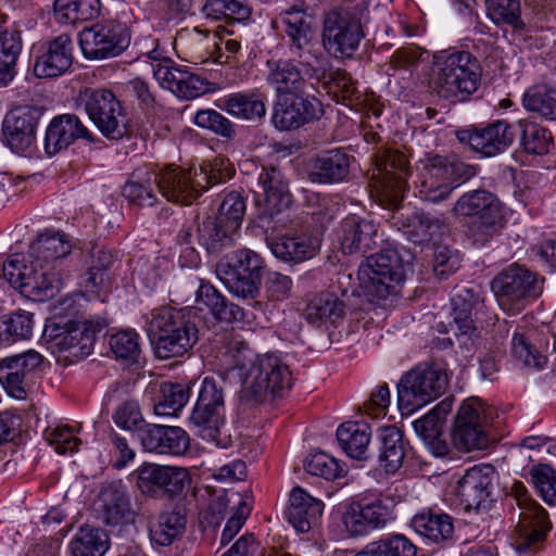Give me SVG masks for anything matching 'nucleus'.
Masks as SVG:
<instances>
[{
	"label": "nucleus",
	"instance_id": "f257e3e1",
	"mask_svg": "<svg viewBox=\"0 0 556 556\" xmlns=\"http://www.w3.org/2000/svg\"><path fill=\"white\" fill-rule=\"evenodd\" d=\"M72 249L68 235L46 230L30 244L27 261L15 254L3 264V276L26 298L43 302L59 292L62 281L55 270Z\"/></svg>",
	"mask_w": 556,
	"mask_h": 556
},
{
	"label": "nucleus",
	"instance_id": "f03ea898",
	"mask_svg": "<svg viewBox=\"0 0 556 556\" xmlns=\"http://www.w3.org/2000/svg\"><path fill=\"white\" fill-rule=\"evenodd\" d=\"M149 333L156 340L155 354L161 359L187 354L198 342V328L186 317L184 309L169 306L151 312Z\"/></svg>",
	"mask_w": 556,
	"mask_h": 556
},
{
	"label": "nucleus",
	"instance_id": "7ed1b4c3",
	"mask_svg": "<svg viewBox=\"0 0 556 556\" xmlns=\"http://www.w3.org/2000/svg\"><path fill=\"white\" fill-rule=\"evenodd\" d=\"M409 263L396 249H386L366 257L358 266L357 278L364 292L375 299L386 300L400 293Z\"/></svg>",
	"mask_w": 556,
	"mask_h": 556
},
{
	"label": "nucleus",
	"instance_id": "20e7f679",
	"mask_svg": "<svg viewBox=\"0 0 556 556\" xmlns=\"http://www.w3.org/2000/svg\"><path fill=\"white\" fill-rule=\"evenodd\" d=\"M481 81V67L467 51L439 58L434 63L432 87L441 97L458 101L476 92Z\"/></svg>",
	"mask_w": 556,
	"mask_h": 556
},
{
	"label": "nucleus",
	"instance_id": "39448f33",
	"mask_svg": "<svg viewBox=\"0 0 556 556\" xmlns=\"http://www.w3.org/2000/svg\"><path fill=\"white\" fill-rule=\"evenodd\" d=\"M292 387V372L277 355L266 353L253 362L245 386L241 392V403L256 406L277 396H283Z\"/></svg>",
	"mask_w": 556,
	"mask_h": 556
},
{
	"label": "nucleus",
	"instance_id": "423d86ee",
	"mask_svg": "<svg viewBox=\"0 0 556 556\" xmlns=\"http://www.w3.org/2000/svg\"><path fill=\"white\" fill-rule=\"evenodd\" d=\"M475 175V167L456 156H431L418 175L419 197L430 203H440L448 199L462 182Z\"/></svg>",
	"mask_w": 556,
	"mask_h": 556
},
{
	"label": "nucleus",
	"instance_id": "0eeeda50",
	"mask_svg": "<svg viewBox=\"0 0 556 556\" xmlns=\"http://www.w3.org/2000/svg\"><path fill=\"white\" fill-rule=\"evenodd\" d=\"M543 281L527 267L511 264L493 278L491 289L500 307L515 315L541 295Z\"/></svg>",
	"mask_w": 556,
	"mask_h": 556
},
{
	"label": "nucleus",
	"instance_id": "6e6552de",
	"mask_svg": "<svg viewBox=\"0 0 556 556\" xmlns=\"http://www.w3.org/2000/svg\"><path fill=\"white\" fill-rule=\"evenodd\" d=\"M77 105L109 140H119L130 132L127 113L112 91L85 88L79 91Z\"/></svg>",
	"mask_w": 556,
	"mask_h": 556
},
{
	"label": "nucleus",
	"instance_id": "1a4fd4ad",
	"mask_svg": "<svg viewBox=\"0 0 556 556\" xmlns=\"http://www.w3.org/2000/svg\"><path fill=\"white\" fill-rule=\"evenodd\" d=\"M447 375L437 364H418L397 384L399 405L407 414L438 399L445 390Z\"/></svg>",
	"mask_w": 556,
	"mask_h": 556
},
{
	"label": "nucleus",
	"instance_id": "9d476101",
	"mask_svg": "<svg viewBox=\"0 0 556 556\" xmlns=\"http://www.w3.org/2000/svg\"><path fill=\"white\" fill-rule=\"evenodd\" d=\"M100 321L85 320L65 324L49 321L45 326L43 338L53 353L70 362L89 356L93 351L96 336L102 330Z\"/></svg>",
	"mask_w": 556,
	"mask_h": 556
},
{
	"label": "nucleus",
	"instance_id": "9b49d317",
	"mask_svg": "<svg viewBox=\"0 0 556 556\" xmlns=\"http://www.w3.org/2000/svg\"><path fill=\"white\" fill-rule=\"evenodd\" d=\"M455 216L475 218L470 233L475 242L484 244L503 226L498 199L485 190H473L463 194L454 204Z\"/></svg>",
	"mask_w": 556,
	"mask_h": 556
},
{
	"label": "nucleus",
	"instance_id": "f8f14e48",
	"mask_svg": "<svg viewBox=\"0 0 556 556\" xmlns=\"http://www.w3.org/2000/svg\"><path fill=\"white\" fill-rule=\"evenodd\" d=\"M291 50L299 58H304L301 64L308 79H315L329 93L344 100L352 99L355 96L356 86L351 76L343 70L329 67L326 60L319 59L314 53L312 37H292Z\"/></svg>",
	"mask_w": 556,
	"mask_h": 556
},
{
	"label": "nucleus",
	"instance_id": "ddd939ff",
	"mask_svg": "<svg viewBox=\"0 0 556 556\" xmlns=\"http://www.w3.org/2000/svg\"><path fill=\"white\" fill-rule=\"evenodd\" d=\"M408 175V161L402 152L383 150L377 154L371 189L381 205L395 206L402 201Z\"/></svg>",
	"mask_w": 556,
	"mask_h": 556
},
{
	"label": "nucleus",
	"instance_id": "4468645a",
	"mask_svg": "<svg viewBox=\"0 0 556 556\" xmlns=\"http://www.w3.org/2000/svg\"><path fill=\"white\" fill-rule=\"evenodd\" d=\"M224 381L205 377L199 390L195 406L191 413V422L201 430L202 437L216 440L224 426L225 394Z\"/></svg>",
	"mask_w": 556,
	"mask_h": 556
},
{
	"label": "nucleus",
	"instance_id": "2eb2a0df",
	"mask_svg": "<svg viewBox=\"0 0 556 556\" xmlns=\"http://www.w3.org/2000/svg\"><path fill=\"white\" fill-rule=\"evenodd\" d=\"M137 486L142 494L153 498L173 497L180 494L190 481L182 467L143 463L137 470Z\"/></svg>",
	"mask_w": 556,
	"mask_h": 556
},
{
	"label": "nucleus",
	"instance_id": "dca6fc26",
	"mask_svg": "<svg viewBox=\"0 0 556 556\" xmlns=\"http://www.w3.org/2000/svg\"><path fill=\"white\" fill-rule=\"evenodd\" d=\"M71 37H54L31 48L33 72L37 78H56L67 73L74 61Z\"/></svg>",
	"mask_w": 556,
	"mask_h": 556
},
{
	"label": "nucleus",
	"instance_id": "f3484780",
	"mask_svg": "<svg viewBox=\"0 0 556 556\" xmlns=\"http://www.w3.org/2000/svg\"><path fill=\"white\" fill-rule=\"evenodd\" d=\"M552 529L546 510L539 504H532L520 511L514 540L515 549L519 555L532 556L544 547L547 534Z\"/></svg>",
	"mask_w": 556,
	"mask_h": 556
},
{
	"label": "nucleus",
	"instance_id": "a211bd4d",
	"mask_svg": "<svg viewBox=\"0 0 556 556\" xmlns=\"http://www.w3.org/2000/svg\"><path fill=\"white\" fill-rule=\"evenodd\" d=\"M549 332L528 325H517L511 338V355L525 366L543 368L546 363L545 353L556 351V340L549 346Z\"/></svg>",
	"mask_w": 556,
	"mask_h": 556
},
{
	"label": "nucleus",
	"instance_id": "6ab92c4d",
	"mask_svg": "<svg viewBox=\"0 0 556 556\" xmlns=\"http://www.w3.org/2000/svg\"><path fill=\"white\" fill-rule=\"evenodd\" d=\"M42 364L43 356L35 350L4 357L0 361V383L10 396L24 400L27 395L26 380Z\"/></svg>",
	"mask_w": 556,
	"mask_h": 556
},
{
	"label": "nucleus",
	"instance_id": "aec40b11",
	"mask_svg": "<svg viewBox=\"0 0 556 556\" xmlns=\"http://www.w3.org/2000/svg\"><path fill=\"white\" fill-rule=\"evenodd\" d=\"M483 419L480 403L468 401L460 406L452 431V441L459 451L470 452L486 447Z\"/></svg>",
	"mask_w": 556,
	"mask_h": 556
},
{
	"label": "nucleus",
	"instance_id": "412c9836",
	"mask_svg": "<svg viewBox=\"0 0 556 556\" xmlns=\"http://www.w3.org/2000/svg\"><path fill=\"white\" fill-rule=\"evenodd\" d=\"M392 519V511L381 500L352 502L346 505L342 515V523L351 536L381 529Z\"/></svg>",
	"mask_w": 556,
	"mask_h": 556
},
{
	"label": "nucleus",
	"instance_id": "4be33fe9",
	"mask_svg": "<svg viewBox=\"0 0 556 556\" xmlns=\"http://www.w3.org/2000/svg\"><path fill=\"white\" fill-rule=\"evenodd\" d=\"M159 192L174 203L189 205L202 193V181L194 178L193 168L175 165L156 168Z\"/></svg>",
	"mask_w": 556,
	"mask_h": 556
},
{
	"label": "nucleus",
	"instance_id": "5701e85b",
	"mask_svg": "<svg viewBox=\"0 0 556 556\" xmlns=\"http://www.w3.org/2000/svg\"><path fill=\"white\" fill-rule=\"evenodd\" d=\"M39 111L31 105L12 109L4 117L2 132L8 147L15 153L29 150L36 139Z\"/></svg>",
	"mask_w": 556,
	"mask_h": 556
},
{
	"label": "nucleus",
	"instance_id": "b1692460",
	"mask_svg": "<svg viewBox=\"0 0 556 556\" xmlns=\"http://www.w3.org/2000/svg\"><path fill=\"white\" fill-rule=\"evenodd\" d=\"M323 114L321 103L315 97L302 94L278 99L273 114V124L279 130L298 129L306 123L318 119Z\"/></svg>",
	"mask_w": 556,
	"mask_h": 556
},
{
	"label": "nucleus",
	"instance_id": "393cba45",
	"mask_svg": "<svg viewBox=\"0 0 556 556\" xmlns=\"http://www.w3.org/2000/svg\"><path fill=\"white\" fill-rule=\"evenodd\" d=\"M337 238L345 255L363 256L378 243V224L357 215L343 218L337 229Z\"/></svg>",
	"mask_w": 556,
	"mask_h": 556
},
{
	"label": "nucleus",
	"instance_id": "a878e982",
	"mask_svg": "<svg viewBox=\"0 0 556 556\" xmlns=\"http://www.w3.org/2000/svg\"><path fill=\"white\" fill-rule=\"evenodd\" d=\"M458 139L484 156H494L511 146L515 131L507 121L497 119L484 127L462 130Z\"/></svg>",
	"mask_w": 556,
	"mask_h": 556
},
{
	"label": "nucleus",
	"instance_id": "bb28decb",
	"mask_svg": "<svg viewBox=\"0 0 556 556\" xmlns=\"http://www.w3.org/2000/svg\"><path fill=\"white\" fill-rule=\"evenodd\" d=\"M76 139L93 142V134L73 114H63L54 117L46 131L45 150L49 155H54L66 149Z\"/></svg>",
	"mask_w": 556,
	"mask_h": 556
},
{
	"label": "nucleus",
	"instance_id": "cd10ccee",
	"mask_svg": "<svg viewBox=\"0 0 556 556\" xmlns=\"http://www.w3.org/2000/svg\"><path fill=\"white\" fill-rule=\"evenodd\" d=\"M257 186L261 191L255 192L256 203L263 206L264 214L274 216L290 204L291 194L288 182L278 168L274 166L262 167Z\"/></svg>",
	"mask_w": 556,
	"mask_h": 556
},
{
	"label": "nucleus",
	"instance_id": "c85d7f7f",
	"mask_svg": "<svg viewBox=\"0 0 556 556\" xmlns=\"http://www.w3.org/2000/svg\"><path fill=\"white\" fill-rule=\"evenodd\" d=\"M100 12L99 0H54L53 17L61 25L85 24L78 35L93 33L103 35L104 28L99 24H88Z\"/></svg>",
	"mask_w": 556,
	"mask_h": 556
},
{
	"label": "nucleus",
	"instance_id": "c756f323",
	"mask_svg": "<svg viewBox=\"0 0 556 556\" xmlns=\"http://www.w3.org/2000/svg\"><path fill=\"white\" fill-rule=\"evenodd\" d=\"M140 442L148 452L182 455L189 447V435L180 427L150 424L142 428Z\"/></svg>",
	"mask_w": 556,
	"mask_h": 556
},
{
	"label": "nucleus",
	"instance_id": "7c9ffc66",
	"mask_svg": "<svg viewBox=\"0 0 556 556\" xmlns=\"http://www.w3.org/2000/svg\"><path fill=\"white\" fill-rule=\"evenodd\" d=\"M350 155L340 149L324 151L308 161L307 178L315 184L342 181L350 172Z\"/></svg>",
	"mask_w": 556,
	"mask_h": 556
},
{
	"label": "nucleus",
	"instance_id": "2f4dec72",
	"mask_svg": "<svg viewBox=\"0 0 556 556\" xmlns=\"http://www.w3.org/2000/svg\"><path fill=\"white\" fill-rule=\"evenodd\" d=\"M324 503L308 494L303 488L294 486L290 493L286 516L298 532H308L316 526L324 511Z\"/></svg>",
	"mask_w": 556,
	"mask_h": 556
},
{
	"label": "nucleus",
	"instance_id": "473e14b6",
	"mask_svg": "<svg viewBox=\"0 0 556 556\" xmlns=\"http://www.w3.org/2000/svg\"><path fill=\"white\" fill-rule=\"evenodd\" d=\"M100 511L109 526L127 523L131 516L130 496L126 485L121 481L106 482L99 494Z\"/></svg>",
	"mask_w": 556,
	"mask_h": 556
},
{
	"label": "nucleus",
	"instance_id": "72a5a7b5",
	"mask_svg": "<svg viewBox=\"0 0 556 556\" xmlns=\"http://www.w3.org/2000/svg\"><path fill=\"white\" fill-rule=\"evenodd\" d=\"M491 473V466H473L457 481L455 492L467 508H479L489 497Z\"/></svg>",
	"mask_w": 556,
	"mask_h": 556
},
{
	"label": "nucleus",
	"instance_id": "f704fd0d",
	"mask_svg": "<svg viewBox=\"0 0 556 556\" xmlns=\"http://www.w3.org/2000/svg\"><path fill=\"white\" fill-rule=\"evenodd\" d=\"M266 64V81L279 98L303 93L306 79L296 65L287 60H269Z\"/></svg>",
	"mask_w": 556,
	"mask_h": 556
},
{
	"label": "nucleus",
	"instance_id": "c9c22d12",
	"mask_svg": "<svg viewBox=\"0 0 556 556\" xmlns=\"http://www.w3.org/2000/svg\"><path fill=\"white\" fill-rule=\"evenodd\" d=\"M368 11L364 5L334 8L324 17V33L328 35H364Z\"/></svg>",
	"mask_w": 556,
	"mask_h": 556
},
{
	"label": "nucleus",
	"instance_id": "e433bc0d",
	"mask_svg": "<svg viewBox=\"0 0 556 556\" xmlns=\"http://www.w3.org/2000/svg\"><path fill=\"white\" fill-rule=\"evenodd\" d=\"M266 240L271 253L285 262L301 263L311 260L319 249L318 240L308 235L279 236Z\"/></svg>",
	"mask_w": 556,
	"mask_h": 556
},
{
	"label": "nucleus",
	"instance_id": "4c0bfd02",
	"mask_svg": "<svg viewBox=\"0 0 556 556\" xmlns=\"http://www.w3.org/2000/svg\"><path fill=\"white\" fill-rule=\"evenodd\" d=\"M345 315V305L334 293L320 292L313 295L305 307L304 317L315 327L327 326L328 324L337 327L343 320Z\"/></svg>",
	"mask_w": 556,
	"mask_h": 556
},
{
	"label": "nucleus",
	"instance_id": "58836bf2",
	"mask_svg": "<svg viewBox=\"0 0 556 556\" xmlns=\"http://www.w3.org/2000/svg\"><path fill=\"white\" fill-rule=\"evenodd\" d=\"M195 303L200 311L206 309L216 320L233 323L242 320L243 309L228 300L212 285L201 283L195 292Z\"/></svg>",
	"mask_w": 556,
	"mask_h": 556
},
{
	"label": "nucleus",
	"instance_id": "ea45409f",
	"mask_svg": "<svg viewBox=\"0 0 556 556\" xmlns=\"http://www.w3.org/2000/svg\"><path fill=\"white\" fill-rule=\"evenodd\" d=\"M410 527L417 534L437 544L451 540L454 533L453 518L430 509L416 514L410 520Z\"/></svg>",
	"mask_w": 556,
	"mask_h": 556
},
{
	"label": "nucleus",
	"instance_id": "a19ab883",
	"mask_svg": "<svg viewBox=\"0 0 556 556\" xmlns=\"http://www.w3.org/2000/svg\"><path fill=\"white\" fill-rule=\"evenodd\" d=\"M156 167L144 166L135 169L125 186L123 195L139 206H152L156 202V194L153 186H156Z\"/></svg>",
	"mask_w": 556,
	"mask_h": 556
},
{
	"label": "nucleus",
	"instance_id": "79ce46f5",
	"mask_svg": "<svg viewBox=\"0 0 556 556\" xmlns=\"http://www.w3.org/2000/svg\"><path fill=\"white\" fill-rule=\"evenodd\" d=\"M218 108L244 121L261 119L266 114L265 98L254 91L230 93L219 100Z\"/></svg>",
	"mask_w": 556,
	"mask_h": 556
},
{
	"label": "nucleus",
	"instance_id": "37998d69",
	"mask_svg": "<svg viewBox=\"0 0 556 556\" xmlns=\"http://www.w3.org/2000/svg\"><path fill=\"white\" fill-rule=\"evenodd\" d=\"M380 465L386 472L394 473L402 467L405 457L403 433L395 426H387L380 429Z\"/></svg>",
	"mask_w": 556,
	"mask_h": 556
},
{
	"label": "nucleus",
	"instance_id": "c03bdc74",
	"mask_svg": "<svg viewBox=\"0 0 556 556\" xmlns=\"http://www.w3.org/2000/svg\"><path fill=\"white\" fill-rule=\"evenodd\" d=\"M370 435V427L365 422H344L337 430V440L341 448L355 459L365 458Z\"/></svg>",
	"mask_w": 556,
	"mask_h": 556
},
{
	"label": "nucleus",
	"instance_id": "a18cd8bd",
	"mask_svg": "<svg viewBox=\"0 0 556 556\" xmlns=\"http://www.w3.org/2000/svg\"><path fill=\"white\" fill-rule=\"evenodd\" d=\"M34 315L18 309L0 316V344L11 345L29 339L34 328Z\"/></svg>",
	"mask_w": 556,
	"mask_h": 556
},
{
	"label": "nucleus",
	"instance_id": "49530a36",
	"mask_svg": "<svg viewBox=\"0 0 556 556\" xmlns=\"http://www.w3.org/2000/svg\"><path fill=\"white\" fill-rule=\"evenodd\" d=\"M130 45V37H79V46L88 60H104L123 53Z\"/></svg>",
	"mask_w": 556,
	"mask_h": 556
},
{
	"label": "nucleus",
	"instance_id": "de8ad7c7",
	"mask_svg": "<svg viewBox=\"0 0 556 556\" xmlns=\"http://www.w3.org/2000/svg\"><path fill=\"white\" fill-rule=\"evenodd\" d=\"M198 241L210 253H216L235 241L237 232L230 230L219 219L206 218L197 228Z\"/></svg>",
	"mask_w": 556,
	"mask_h": 556
},
{
	"label": "nucleus",
	"instance_id": "09e8293b",
	"mask_svg": "<svg viewBox=\"0 0 556 556\" xmlns=\"http://www.w3.org/2000/svg\"><path fill=\"white\" fill-rule=\"evenodd\" d=\"M186 517L178 511L170 510L160 514L150 525V540L161 546H169L184 531Z\"/></svg>",
	"mask_w": 556,
	"mask_h": 556
},
{
	"label": "nucleus",
	"instance_id": "8fccbe9b",
	"mask_svg": "<svg viewBox=\"0 0 556 556\" xmlns=\"http://www.w3.org/2000/svg\"><path fill=\"white\" fill-rule=\"evenodd\" d=\"M522 104L527 111L541 117L556 121V89L546 84H538L526 90Z\"/></svg>",
	"mask_w": 556,
	"mask_h": 556
},
{
	"label": "nucleus",
	"instance_id": "3c124183",
	"mask_svg": "<svg viewBox=\"0 0 556 556\" xmlns=\"http://www.w3.org/2000/svg\"><path fill=\"white\" fill-rule=\"evenodd\" d=\"M109 549V539L104 531L81 527L71 541L73 556H103Z\"/></svg>",
	"mask_w": 556,
	"mask_h": 556
},
{
	"label": "nucleus",
	"instance_id": "603ef678",
	"mask_svg": "<svg viewBox=\"0 0 556 556\" xmlns=\"http://www.w3.org/2000/svg\"><path fill=\"white\" fill-rule=\"evenodd\" d=\"M417 551L408 538L395 533L372 542L356 556H417Z\"/></svg>",
	"mask_w": 556,
	"mask_h": 556
},
{
	"label": "nucleus",
	"instance_id": "864d4df0",
	"mask_svg": "<svg viewBox=\"0 0 556 556\" xmlns=\"http://www.w3.org/2000/svg\"><path fill=\"white\" fill-rule=\"evenodd\" d=\"M189 400L188 388L180 383L163 382L160 387V396L154 404V412L159 416H176Z\"/></svg>",
	"mask_w": 556,
	"mask_h": 556
},
{
	"label": "nucleus",
	"instance_id": "5fc2aeb1",
	"mask_svg": "<svg viewBox=\"0 0 556 556\" xmlns=\"http://www.w3.org/2000/svg\"><path fill=\"white\" fill-rule=\"evenodd\" d=\"M488 16L496 25H508L514 31L525 30L519 0H484Z\"/></svg>",
	"mask_w": 556,
	"mask_h": 556
},
{
	"label": "nucleus",
	"instance_id": "6e6d98bb",
	"mask_svg": "<svg viewBox=\"0 0 556 556\" xmlns=\"http://www.w3.org/2000/svg\"><path fill=\"white\" fill-rule=\"evenodd\" d=\"M521 128V146L528 154L545 155L549 152L553 146V138L551 131L529 121H520Z\"/></svg>",
	"mask_w": 556,
	"mask_h": 556
},
{
	"label": "nucleus",
	"instance_id": "4d7b16f0",
	"mask_svg": "<svg viewBox=\"0 0 556 556\" xmlns=\"http://www.w3.org/2000/svg\"><path fill=\"white\" fill-rule=\"evenodd\" d=\"M406 235L414 243H424L430 241L443 227L440 218L431 216L429 213L414 212L406 224Z\"/></svg>",
	"mask_w": 556,
	"mask_h": 556
},
{
	"label": "nucleus",
	"instance_id": "13d9d810",
	"mask_svg": "<svg viewBox=\"0 0 556 556\" xmlns=\"http://www.w3.org/2000/svg\"><path fill=\"white\" fill-rule=\"evenodd\" d=\"M245 210L247 205L243 197L237 191H231L223 199L216 218L219 219V223H224L230 230L238 232Z\"/></svg>",
	"mask_w": 556,
	"mask_h": 556
},
{
	"label": "nucleus",
	"instance_id": "bf43d9fd",
	"mask_svg": "<svg viewBox=\"0 0 556 556\" xmlns=\"http://www.w3.org/2000/svg\"><path fill=\"white\" fill-rule=\"evenodd\" d=\"M252 351L239 336L231 337L223 346L220 366L225 371L243 368L250 361Z\"/></svg>",
	"mask_w": 556,
	"mask_h": 556
},
{
	"label": "nucleus",
	"instance_id": "052dcab7",
	"mask_svg": "<svg viewBox=\"0 0 556 556\" xmlns=\"http://www.w3.org/2000/svg\"><path fill=\"white\" fill-rule=\"evenodd\" d=\"M307 473L326 480H336L344 476L345 467L326 453H315L305 463Z\"/></svg>",
	"mask_w": 556,
	"mask_h": 556
},
{
	"label": "nucleus",
	"instance_id": "680f3d73",
	"mask_svg": "<svg viewBox=\"0 0 556 556\" xmlns=\"http://www.w3.org/2000/svg\"><path fill=\"white\" fill-rule=\"evenodd\" d=\"M203 12L215 20L231 16L238 22L245 21L251 15V9L240 0H206Z\"/></svg>",
	"mask_w": 556,
	"mask_h": 556
},
{
	"label": "nucleus",
	"instance_id": "e2e57ef3",
	"mask_svg": "<svg viewBox=\"0 0 556 556\" xmlns=\"http://www.w3.org/2000/svg\"><path fill=\"white\" fill-rule=\"evenodd\" d=\"M194 124L226 139H232L236 136L235 125L213 109L198 111L194 116Z\"/></svg>",
	"mask_w": 556,
	"mask_h": 556
},
{
	"label": "nucleus",
	"instance_id": "0e129e2a",
	"mask_svg": "<svg viewBox=\"0 0 556 556\" xmlns=\"http://www.w3.org/2000/svg\"><path fill=\"white\" fill-rule=\"evenodd\" d=\"M112 418L117 427L127 431H138L139 437L141 435L142 428L148 425L144 422L139 404L134 400L121 403Z\"/></svg>",
	"mask_w": 556,
	"mask_h": 556
},
{
	"label": "nucleus",
	"instance_id": "69168bd1",
	"mask_svg": "<svg viewBox=\"0 0 556 556\" xmlns=\"http://www.w3.org/2000/svg\"><path fill=\"white\" fill-rule=\"evenodd\" d=\"M532 482L540 496L547 504H556V470L549 465L540 464L530 469Z\"/></svg>",
	"mask_w": 556,
	"mask_h": 556
},
{
	"label": "nucleus",
	"instance_id": "338daca9",
	"mask_svg": "<svg viewBox=\"0 0 556 556\" xmlns=\"http://www.w3.org/2000/svg\"><path fill=\"white\" fill-rule=\"evenodd\" d=\"M258 276H251L249 274L239 273L232 278L227 280L226 287L228 291L243 300L252 301V306L260 311H263V303L255 301L258 294V283L256 281Z\"/></svg>",
	"mask_w": 556,
	"mask_h": 556
},
{
	"label": "nucleus",
	"instance_id": "774afa93",
	"mask_svg": "<svg viewBox=\"0 0 556 556\" xmlns=\"http://www.w3.org/2000/svg\"><path fill=\"white\" fill-rule=\"evenodd\" d=\"M110 346L117 358L126 361H136L140 353L139 337L132 330H123L112 334Z\"/></svg>",
	"mask_w": 556,
	"mask_h": 556
}]
</instances>
